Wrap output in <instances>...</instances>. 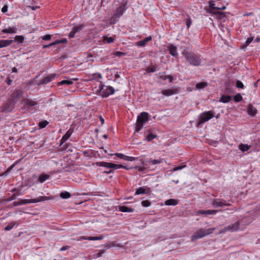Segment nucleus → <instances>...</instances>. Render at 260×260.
Returning a JSON list of instances; mask_svg holds the SVG:
<instances>
[{
    "instance_id": "obj_1",
    "label": "nucleus",
    "mask_w": 260,
    "mask_h": 260,
    "mask_svg": "<svg viewBox=\"0 0 260 260\" xmlns=\"http://www.w3.org/2000/svg\"><path fill=\"white\" fill-rule=\"evenodd\" d=\"M183 55L191 65L194 66H199L201 64V59L199 56L193 52H185L183 53Z\"/></svg>"
},
{
    "instance_id": "obj_2",
    "label": "nucleus",
    "mask_w": 260,
    "mask_h": 260,
    "mask_svg": "<svg viewBox=\"0 0 260 260\" xmlns=\"http://www.w3.org/2000/svg\"><path fill=\"white\" fill-rule=\"evenodd\" d=\"M215 230V228H209L208 229L201 228L193 234L191 236V240L193 241L194 240L203 238L212 234Z\"/></svg>"
},
{
    "instance_id": "obj_3",
    "label": "nucleus",
    "mask_w": 260,
    "mask_h": 260,
    "mask_svg": "<svg viewBox=\"0 0 260 260\" xmlns=\"http://www.w3.org/2000/svg\"><path fill=\"white\" fill-rule=\"evenodd\" d=\"M149 114L147 112H142L137 117L136 125V132H139L142 128L143 125L148 120Z\"/></svg>"
},
{
    "instance_id": "obj_4",
    "label": "nucleus",
    "mask_w": 260,
    "mask_h": 260,
    "mask_svg": "<svg viewBox=\"0 0 260 260\" xmlns=\"http://www.w3.org/2000/svg\"><path fill=\"white\" fill-rule=\"evenodd\" d=\"M127 1L123 0L120 5L117 8L116 13L113 15V17L111 18V19H114V20H115V19L122 16L123 12L127 9Z\"/></svg>"
},
{
    "instance_id": "obj_5",
    "label": "nucleus",
    "mask_w": 260,
    "mask_h": 260,
    "mask_svg": "<svg viewBox=\"0 0 260 260\" xmlns=\"http://www.w3.org/2000/svg\"><path fill=\"white\" fill-rule=\"evenodd\" d=\"M50 197L41 196L37 199H23L20 200L19 202L20 205L28 203H36L40 202L45 201L51 199Z\"/></svg>"
},
{
    "instance_id": "obj_6",
    "label": "nucleus",
    "mask_w": 260,
    "mask_h": 260,
    "mask_svg": "<svg viewBox=\"0 0 260 260\" xmlns=\"http://www.w3.org/2000/svg\"><path fill=\"white\" fill-rule=\"evenodd\" d=\"M96 165L98 166L103 167L110 169H113L114 170L125 168V166L121 164L117 165L111 162H107L104 161L97 162H96Z\"/></svg>"
},
{
    "instance_id": "obj_7",
    "label": "nucleus",
    "mask_w": 260,
    "mask_h": 260,
    "mask_svg": "<svg viewBox=\"0 0 260 260\" xmlns=\"http://www.w3.org/2000/svg\"><path fill=\"white\" fill-rule=\"evenodd\" d=\"M214 117L213 114L211 111H207L202 113L199 118L198 125H199Z\"/></svg>"
},
{
    "instance_id": "obj_8",
    "label": "nucleus",
    "mask_w": 260,
    "mask_h": 260,
    "mask_svg": "<svg viewBox=\"0 0 260 260\" xmlns=\"http://www.w3.org/2000/svg\"><path fill=\"white\" fill-rule=\"evenodd\" d=\"M212 204L213 206H215L216 208L231 206V203L228 202L224 200L221 199H214L212 200Z\"/></svg>"
},
{
    "instance_id": "obj_9",
    "label": "nucleus",
    "mask_w": 260,
    "mask_h": 260,
    "mask_svg": "<svg viewBox=\"0 0 260 260\" xmlns=\"http://www.w3.org/2000/svg\"><path fill=\"white\" fill-rule=\"evenodd\" d=\"M210 13L212 14V16L217 20H222L225 17V15L224 13L221 12H219L218 10H210Z\"/></svg>"
},
{
    "instance_id": "obj_10",
    "label": "nucleus",
    "mask_w": 260,
    "mask_h": 260,
    "mask_svg": "<svg viewBox=\"0 0 260 260\" xmlns=\"http://www.w3.org/2000/svg\"><path fill=\"white\" fill-rule=\"evenodd\" d=\"M83 28V24H80L79 25L74 27L72 31L70 32L69 37L70 38H73L75 36L76 33L81 31Z\"/></svg>"
},
{
    "instance_id": "obj_11",
    "label": "nucleus",
    "mask_w": 260,
    "mask_h": 260,
    "mask_svg": "<svg viewBox=\"0 0 260 260\" xmlns=\"http://www.w3.org/2000/svg\"><path fill=\"white\" fill-rule=\"evenodd\" d=\"M22 92L20 90H16L14 91L12 95V100L15 103L17 100L21 98Z\"/></svg>"
},
{
    "instance_id": "obj_12",
    "label": "nucleus",
    "mask_w": 260,
    "mask_h": 260,
    "mask_svg": "<svg viewBox=\"0 0 260 260\" xmlns=\"http://www.w3.org/2000/svg\"><path fill=\"white\" fill-rule=\"evenodd\" d=\"M22 103L24 104L25 107H31L37 105V102L34 100L24 99L22 100Z\"/></svg>"
},
{
    "instance_id": "obj_13",
    "label": "nucleus",
    "mask_w": 260,
    "mask_h": 260,
    "mask_svg": "<svg viewBox=\"0 0 260 260\" xmlns=\"http://www.w3.org/2000/svg\"><path fill=\"white\" fill-rule=\"evenodd\" d=\"M74 132V129L70 128L62 137L61 140V143H64L71 136Z\"/></svg>"
},
{
    "instance_id": "obj_14",
    "label": "nucleus",
    "mask_w": 260,
    "mask_h": 260,
    "mask_svg": "<svg viewBox=\"0 0 260 260\" xmlns=\"http://www.w3.org/2000/svg\"><path fill=\"white\" fill-rule=\"evenodd\" d=\"M104 236H100L99 237H85V236H81L79 239H77V241H80L81 240H101L103 239Z\"/></svg>"
},
{
    "instance_id": "obj_15",
    "label": "nucleus",
    "mask_w": 260,
    "mask_h": 260,
    "mask_svg": "<svg viewBox=\"0 0 260 260\" xmlns=\"http://www.w3.org/2000/svg\"><path fill=\"white\" fill-rule=\"evenodd\" d=\"M170 53L173 56L177 57L178 56L177 49L176 46L173 45H170L168 47Z\"/></svg>"
},
{
    "instance_id": "obj_16",
    "label": "nucleus",
    "mask_w": 260,
    "mask_h": 260,
    "mask_svg": "<svg viewBox=\"0 0 260 260\" xmlns=\"http://www.w3.org/2000/svg\"><path fill=\"white\" fill-rule=\"evenodd\" d=\"M114 93V89L112 86H109L104 91L102 94L103 97H108L109 95L113 94Z\"/></svg>"
},
{
    "instance_id": "obj_17",
    "label": "nucleus",
    "mask_w": 260,
    "mask_h": 260,
    "mask_svg": "<svg viewBox=\"0 0 260 260\" xmlns=\"http://www.w3.org/2000/svg\"><path fill=\"white\" fill-rule=\"evenodd\" d=\"M151 40H152L151 36H149L148 37L145 38L143 40H141L140 41L137 42L136 44L137 46L143 47L146 44V43L148 42L151 41Z\"/></svg>"
},
{
    "instance_id": "obj_18",
    "label": "nucleus",
    "mask_w": 260,
    "mask_h": 260,
    "mask_svg": "<svg viewBox=\"0 0 260 260\" xmlns=\"http://www.w3.org/2000/svg\"><path fill=\"white\" fill-rule=\"evenodd\" d=\"M247 113L249 115L254 116L257 113V110L252 105L250 104L247 107Z\"/></svg>"
},
{
    "instance_id": "obj_19",
    "label": "nucleus",
    "mask_w": 260,
    "mask_h": 260,
    "mask_svg": "<svg viewBox=\"0 0 260 260\" xmlns=\"http://www.w3.org/2000/svg\"><path fill=\"white\" fill-rule=\"evenodd\" d=\"M15 191H18V192H16L13 194H12L8 199V201H13L15 200L17 196H19L21 194V192H20V189L18 188H14L11 190L12 192H15Z\"/></svg>"
},
{
    "instance_id": "obj_20",
    "label": "nucleus",
    "mask_w": 260,
    "mask_h": 260,
    "mask_svg": "<svg viewBox=\"0 0 260 260\" xmlns=\"http://www.w3.org/2000/svg\"><path fill=\"white\" fill-rule=\"evenodd\" d=\"M218 212L216 210H199L198 212V214H205V215H214Z\"/></svg>"
},
{
    "instance_id": "obj_21",
    "label": "nucleus",
    "mask_w": 260,
    "mask_h": 260,
    "mask_svg": "<svg viewBox=\"0 0 260 260\" xmlns=\"http://www.w3.org/2000/svg\"><path fill=\"white\" fill-rule=\"evenodd\" d=\"M239 225H240V222L238 221L235 222V223H233L231 225H229L227 226V228L229 231H230L231 232H234V231H237L239 229Z\"/></svg>"
},
{
    "instance_id": "obj_22",
    "label": "nucleus",
    "mask_w": 260,
    "mask_h": 260,
    "mask_svg": "<svg viewBox=\"0 0 260 260\" xmlns=\"http://www.w3.org/2000/svg\"><path fill=\"white\" fill-rule=\"evenodd\" d=\"M54 78V75H50L42 79V80L40 82V83L42 84H47L51 82Z\"/></svg>"
},
{
    "instance_id": "obj_23",
    "label": "nucleus",
    "mask_w": 260,
    "mask_h": 260,
    "mask_svg": "<svg viewBox=\"0 0 260 260\" xmlns=\"http://www.w3.org/2000/svg\"><path fill=\"white\" fill-rule=\"evenodd\" d=\"M209 4V7L211 9L210 10H214V11H216V10H223L225 9V6H223L222 7H215V4H214V2L213 1H210Z\"/></svg>"
},
{
    "instance_id": "obj_24",
    "label": "nucleus",
    "mask_w": 260,
    "mask_h": 260,
    "mask_svg": "<svg viewBox=\"0 0 260 260\" xmlns=\"http://www.w3.org/2000/svg\"><path fill=\"white\" fill-rule=\"evenodd\" d=\"M2 31L3 33L15 34L17 31V28L15 27H9L8 28L3 29Z\"/></svg>"
},
{
    "instance_id": "obj_25",
    "label": "nucleus",
    "mask_w": 260,
    "mask_h": 260,
    "mask_svg": "<svg viewBox=\"0 0 260 260\" xmlns=\"http://www.w3.org/2000/svg\"><path fill=\"white\" fill-rule=\"evenodd\" d=\"M12 40H0V48L7 47L10 45L12 43Z\"/></svg>"
},
{
    "instance_id": "obj_26",
    "label": "nucleus",
    "mask_w": 260,
    "mask_h": 260,
    "mask_svg": "<svg viewBox=\"0 0 260 260\" xmlns=\"http://www.w3.org/2000/svg\"><path fill=\"white\" fill-rule=\"evenodd\" d=\"M166 205L171 206V205H176L178 204V201L177 200L174 199H171L167 200L165 201V203Z\"/></svg>"
},
{
    "instance_id": "obj_27",
    "label": "nucleus",
    "mask_w": 260,
    "mask_h": 260,
    "mask_svg": "<svg viewBox=\"0 0 260 260\" xmlns=\"http://www.w3.org/2000/svg\"><path fill=\"white\" fill-rule=\"evenodd\" d=\"M119 211H120L121 212H132L134 211L133 209H132L131 208L127 207L125 206H120L119 207Z\"/></svg>"
},
{
    "instance_id": "obj_28",
    "label": "nucleus",
    "mask_w": 260,
    "mask_h": 260,
    "mask_svg": "<svg viewBox=\"0 0 260 260\" xmlns=\"http://www.w3.org/2000/svg\"><path fill=\"white\" fill-rule=\"evenodd\" d=\"M231 100V96L230 95H222L219 101L223 103H226L230 101Z\"/></svg>"
},
{
    "instance_id": "obj_29",
    "label": "nucleus",
    "mask_w": 260,
    "mask_h": 260,
    "mask_svg": "<svg viewBox=\"0 0 260 260\" xmlns=\"http://www.w3.org/2000/svg\"><path fill=\"white\" fill-rule=\"evenodd\" d=\"M161 93L164 95L169 96L175 94L176 92L174 89H167L164 90L163 91H162Z\"/></svg>"
},
{
    "instance_id": "obj_30",
    "label": "nucleus",
    "mask_w": 260,
    "mask_h": 260,
    "mask_svg": "<svg viewBox=\"0 0 260 260\" xmlns=\"http://www.w3.org/2000/svg\"><path fill=\"white\" fill-rule=\"evenodd\" d=\"M50 176L48 174H41L39 177V181L41 183H43L47 179H49Z\"/></svg>"
},
{
    "instance_id": "obj_31",
    "label": "nucleus",
    "mask_w": 260,
    "mask_h": 260,
    "mask_svg": "<svg viewBox=\"0 0 260 260\" xmlns=\"http://www.w3.org/2000/svg\"><path fill=\"white\" fill-rule=\"evenodd\" d=\"M71 193L68 191L61 192L60 193V197L62 199H69V198L71 197Z\"/></svg>"
},
{
    "instance_id": "obj_32",
    "label": "nucleus",
    "mask_w": 260,
    "mask_h": 260,
    "mask_svg": "<svg viewBox=\"0 0 260 260\" xmlns=\"http://www.w3.org/2000/svg\"><path fill=\"white\" fill-rule=\"evenodd\" d=\"M164 161H165V159L164 158H159L158 159H151L150 160V162L152 165H156V164H160V163Z\"/></svg>"
},
{
    "instance_id": "obj_33",
    "label": "nucleus",
    "mask_w": 260,
    "mask_h": 260,
    "mask_svg": "<svg viewBox=\"0 0 260 260\" xmlns=\"http://www.w3.org/2000/svg\"><path fill=\"white\" fill-rule=\"evenodd\" d=\"M207 85V83L206 82H200L196 84V87L198 89H201L204 88Z\"/></svg>"
},
{
    "instance_id": "obj_34",
    "label": "nucleus",
    "mask_w": 260,
    "mask_h": 260,
    "mask_svg": "<svg viewBox=\"0 0 260 260\" xmlns=\"http://www.w3.org/2000/svg\"><path fill=\"white\" fill-rule=\"evenodd\" d=\"M73 81L71 80H63L58 83V85H61L62 84L71 85L73 84Z\"/></svg>"
},
{
    "instance_id": "obj_35",
    "label": "nucleus",
    "mask_w": 260,
    "mask_h": 260,
    "mask_svg": "<svg viewBox=\"0 0 260 260\" xmlns=\"http://www.w3.org/2000/svg\"><path fill=\"white\" fill-rule=\"evenodd\" d=\"M249 148L248 145L243 144H241L239 146V148L243 152L248 150Z\"/></svg>"
},
{
    "instance_id": "obj_36",
    "label": "nucleus",
    "mask_w": 260,
    "mask_h": 260,
    "mask_svg": "<svg viewBox=\"0 0 260 260\" xmlns=\"http://www.w3.org/2000/svg\"><path fill=\"white\" fill-rule=\"evenodd\" d=\"M156 137H157V136H156V135H154V134H152V133H150L149 134H148V135L146 136V138H145V140H146V141H151L152 140H153V139H154L156 138Z\"/></svg>"
},
{
    "instance_id": "obj_37",
    "label": "nucleus",
    "mask_w": 260,
    "mask_h": 260,
    "mask_svg": "<svg viewBox=\"0 0 260 260\" xmlns=\"http://www.w3.org/2000/svg\"><path fill=\"white\" fill-rule=\"evenodd\" d=\"M253 40V37L248 38L247 39L245 44L243 45L242 48H244L246 47L249 44H250L252 42Z\"/></svg>"
},
{
    "instance_id": "obj_38",
    "label": "nucleus",
    "mask_w": 260,
    "mask_h": 260,
    "mask_svg": "<svg viewBox=\"0 0 260 260\" xmlns=\"http://www.w3.org/2000/svg\"><path fill=\"white\" fill-rule=\"evenodd\" d=\"M146 193L145 189L143 187H139L137 189L135 194H144Z\"/></svg>"
},
{
    "instance_id": "obj_39",
    "label": "nucleus",
    "mask_w": 260,
    "mask_h": 260,
    "mask_svg": "<svg viewBox=\"0 0 260 260\" xmlns=\"http://www.w3.org/2000/svg\"><path fill=\"white\" fill-rule=\"evenodd\" d=\"M234 100L236 102H240L242 100V97L240 93H238L234 95Z\"/></svg>"
},
{
    "instance_id": "obj_40",
    "label": "nucleus",
    "mask_w": 260,
    "mask_h": 260,
    "mask_svg": "<svg viewBox=\"0 0 260 260\" xmlns=\"http://www.w3.org/2000/svg\"><path fill=\"white\" fill-rule=\"evenodd\" d=\"M48 123L49 122L47 121L44 120L40 122L39 124V125L41 128H43L45 127L48 124Z\"/></svg>"
},
{
    "instance_id": "obj_41",
    "label": "nucleus",
    "mask_w": 260,
    "mask_h": 260,
    "mask_svg": "<svg viewBox=\"0 0 260 260\" xmlns=\"http://www.w3.org/2000/svg\"><path fill=\"white\" fill-rule=\"evenodd\" d=\"M15 40L20 43H22L24 40V37L22 36H16L15 37Z\"/></svg>"
},
{
    "instance_id": "obj_42",
    "label": "nucleus",
    "mask_w": 260,
    "mask_h": 260,
    "mask_svg": "<svg viewBox=\"0 0 260 260\" xmlns=\"http://www.w3.org/2000/svg\"><path fill=\"white\" fill-rule=\"evenodd\" d=\"M143 207H147L150 205V202L148 200L143 201L141 203Z\"/></svg>"
},
{
    "instance_id": "obj_43",
    "label": "nucleus",
    "mask_w": 260,
    "mask_h": 260,
    "mask_svg": "<svg viewBox=\"0 0 260 260\" xmlns=\"http://www.w3.org/2000/svg\"><path fill=\"white\" fill-rule=\"evenodd\" d=\"M14 225H15L14 223H11L9 224L7 226H6L4 229L5 231H9L13 228Z\"/></svg>"
},
{
    "instance_id": "obj_44",
    "label": "nucleus",
    "mask_w": 260,
    "mask_h": 260,
    "mask_svg": "<svg viewBox=\"0 0 260 260\" xmlns=\"http://www.w3.org/2000/svg\"><path fill=\"white\" fill-rule=\"evenodd\" d=\"M236 87L242 89L244 88V85L240 81L238 80L236 82Z\"/></svg>"
},
{
    "instance_id": "obj_45",
    "label": "nucleus",
    "mask_w": 260,
    "mask_h": 260,
    "mask_svg": "<svg viewBox=\"0 0 260 260\" xmlns=\"http://www.w3.org/2000/svg\"><path fill=\"white\" fill-rule=\"evenodd\" d=\"M136 159V157L125 155L124 160L132 161L135 160Z\"/></svg>"
},
{
    "instance_id": "obj_46",
    "label": "nucleus",
    "mask_w": 260,
    "mask_h": 260,
    "mask_svg": "<svg viewBox=\"0 0 260 260\" xmlns=\"http://www.w3.org/2000/svg\"><path fill=\"white\" fill-rule=\"evenodd\" d=\"M104 40L106 41L108 43H111L114 41V39L112 37H105L104 38Z\"/></svg>"
},
{
    "instance_id": "obj_47",
    "label": "nucleus",
    "mask_w": 260,
    "mask_h": 260,
    "mask_svg": "<svg viewBox=\"0 0 260 260\" xmlns=\"http://www.w3.org/2000/svg\"><path fill=\"white\" fill-rule=\"evenodd\" d=\"M56 42V45L57 44H60V43H67V40L66 39H62L61 40H56L55 41Z\"/></svg>"
},
{
    "instance_id": "obj_48",
    "label": "nucleus",
    "mask_w": 260,
    "mask_h": 260,
    "mask_svg": "<svg viewBox=\"0 0 260 260\" xmlns=\"http://www.w3.org/2000/svg\"><path fill=\"white\" fill-rule=\"evenodd\" d=\"M114 155H116L118 158H121V159H124V158H125V155L123 154H122V153H116Z\"/></svg>"
},
{
    "instance_id": "obj_49",
    "label": "nucleus",
    "mask_w": 260,
    "mask_h": 260,
    "mask_svg": "<svg viewBox=\"0 0 260 260\" xmlns=\"http://www.w3.org/2000/svg\"><path fill=\"white\" fill-rule=\"evenodd\" d=\"M55 45H56V42L55 41L54 42H52V43L48 44V45H43V48L45 49V48H46L47 47H51V46H54Z\"/></svg>"
},
{
    "instance_id": "obj_50",
    "label": "nucleus",
    "mask_w": 260,
    "mask_h": 260,
    "mask_svg": "<svg viewBox=\"0 0 260 260\" xmlns=\"http://www.w3.org/2000/svg\"><path fill=\"white\" fill-rule=\"evenodd\" d=\"M42 39L44 40H49L51 38V35H46L42 37Z\"/></svg>"
},
{
    "instance_id": "obj_51",
    "label": "nucleus",
    "mask_w": 260,
    "mask_h": 260,
    "mask_svg": "<svg viewBox=\"0 0 260 260\" xmlns=\"http://www.w3.org/2000/svg\"><path fill=\"white\" fill-rule=\"evenodd\" d=\"M186 23L187 27L188 28L190 27V25L191 24V19L190 18H188L187 19Z\"/></svg>"
},
{
    "instance_id": "obj_52",
    "label": "nucleus",
    "mask_w": 260,
    "mask_h": 260,
    "mask_svg": "<svg viewBox=\"0 0 260 260\" xmlns=\"http://www.w3.org/2000/svg\"><path fill=\"white\" fill-rule=\"evenodd\" d=\"M228 229L227 228V226L226 227H224L223 229L221 230L219 232V234H223V233H225L226 232L228 231Z\"/></svg>"
},
{
    "instance_id": "obj_53",
    "label": "nucleus",
    "mask_w": 260,
    "mask_h": 260,
    "mask_svg": "<svg viewBox=\"0 0 260 260\" xmlns=\"http://www.w3.org/2000/svg\"><path fill=\"white\" fill-rule=\"evenodd\" d=\"M155 71V69L154 68H148L147 69V72L148 73L154 72Z\"/></svg>"
},
{
    "instance_id": "obj_54",
    "label": "nucleus",
    "mask_w": 260,
    "mask_h": 260,
    "mask_svg": "<svg viewBox=\"0 0 260 260\" xmlns=\"http://www.w3.org/2000/svg\"><path fill=\"white\" fill-rule=\"evenodd\" d=\"M124 53L123 52H120V51H117L115 53V55L117 56H119V57H120L122 55H124Z\"/></svg>"
},
{
    "instance_id": "obj_55",
    "label": "nucleus",
    "mask_w": 260,
    "mask_h": 260,
    "mask_svg": "<svg viewBox=\"0 0 260 260\" xmlns=\"http://www.w3.org/2000/svg\"><path fill=\"white\" fill-rule=\"evenodd\" d=\"M8 11V6L7 5L4 6L2 9V12L3 13H6Z\"/></svg>"
},
{
    "instance_id": "obj_56",
    "label": "nucleus",
    "mask_w": 260,
    "mask_h": 260,
    "mask_svg": "<svg viewBox=\"0 0 260 260\" xmlns=\"http://www.w3.org/2000/svg\"><path fill=\"white\" fill-rule=\"evenodd\" d=\"M185 166H178V167H175L173 169V171H178V170H181L183 168H184Z\"/></svg>"
},
{
    "instance_id": "obj_57",
    "label": "nucleus",
    "mask_w": 260,
    "mask_h": 260,
    "mask_svg": "<svg viewBox=\"0 0 260 260\" xmlns=\"http://www.w3.org/2000/svg\"><path fill=\"white\" fill-rule=\"evenodd\" d=\"M113 172H114V170H113V169H112L110 170L109 171H105L104 172V173H105V174H108L112 173H113Z\"/></svg>"
},
{
    "instance_id": "obj_58",
    "label": "nucleus",
    "mask_w": 260,
    "mask_h": 260,
    "mask_svg": "<svg viewBox=\"0 0 260 260\" xmlns=\"http://www.w3.org/2000/svg\"><path fill=\"white\" fill-rule=\"evenodd\" d=\"M69 246H63L62 247H61L60 249V251H64V250H67L69 248Z\"/></svg>"
},
{
    "instance_id": "obj_59",
    "label": "nucleus",
    "mask_w": 260,
    "mask_h": 260,
    "mask_svg": "<svg viewBox=\"0 0 260 260\" xmlns=\"http://www.w3.org/2000/svg\"><path fill=\"white\" fill-rule=\"evenodd\" d=\"M100 120L101 121V124H103L104 123V119L101 116H100Z\"/></svg>"
},
{
    "instance_id": "obj_60",
    "label": "nucleus",
    "mask_w": 260,
    "mask_h": 260,
    "mask_svg": "<svg viewBox=\"0 0 260 260\" xmlns=\"http://www.w3.org/2000/svg\"><path fill=\"white\" fill-rule=\"evenodd\" d=\"M13 205L14 206H19L20 204H19V202H14L13 203Z\"/></svg>"
},
{
    "instance_id": "obj_61",
    "label": "nucleus",
    "mask_w": 260,
    "mask_h": 260,
    "mask_svg": "<svg viewBox=\"0 0 260 260\" xmlns=\"http://www.w3.org/2000/svg\"><path fill=\"white\" fill-rule=\"evenodd\" d=\"M167 78L170 79V82H171L173 80V77L171 75H168Z\"/></svg>"
},
{
    "instance_id": "obj_62",
    "label": "nucleus",
    "mask_w": 260,
    "mask_h": 260,
    "mask_svg": "<svg viewBox=\"0 0 260 260\" xmlns=\"http://www.w3.org/2000/svg\"><path fill=\"white\" fill-rule=\"evenodd\" d=\"M12 72L13 73H16L17 72V69H16V68L15 67H14L13 69H12Z\"/></svg>"
},
{
    "instance_id": "obj_63",
    "label": "nucleus",
    "mask_w": 260,
    "mask_h": 260,
    "mask_svg": "<svg viewBox=\"0 0 260 260\" xmlns=\"http://www.w3.org/2000/svg\"><path fill=\"white\" fill-rule=\"evenodd\" d=\"M11 82H12V80H11V79H10L9 78V79H8L7 84H8V85H10V84H11Z\"/></svg>"
},
{
    "instance_id": "obj_64",
    "label": "nucleus",
    "mask_w": 260,
    "mask_h": 260,
    "mask_svg": "<svg viewBox=\"0 0 260 260\" xmlns=\"http://www.w3.org/2000/svg\"><path fill=\"white\" fill-rule=\"evenodd\" d=\"M103 253V252H98V254H97V256L98 257H100L102 255Z\"/></svg>"
}]
</instances>
